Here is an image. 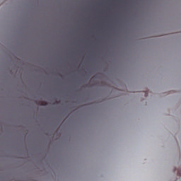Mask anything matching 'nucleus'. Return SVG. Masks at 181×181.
I'll use <instances>...</instances> for the list:
<instances>
[{
  "label": "nucleus",
  "instance_id": "obj_1",
  "mask_svg": "<svg viewBox=\"0 0 181 181\" xmlns=\"http://www.w3.org/2000/svg\"><path fill=\"white\" fill-rule=\"evenodd\" d=\"M47 103H45V102H40L39 105H46Z\"/></svg>",
  "mask_w": 181,
  "mask_h": 181
},
{
  "label": "nucleus",
  "instance_id": "obj_2",
  "mask_svg": "<svg viewBox=\"0 0 181 181\" xmlns=\"http://www.w3.org/2000/svg\"><path fill=\"white\" fill-rule=\"evenodd\" d=\"M144 94H145V97H148V93L147 92H145Z\"/></svg>",
  "mask_w": 181,
  "mask_h": 181
}]
</instances>
